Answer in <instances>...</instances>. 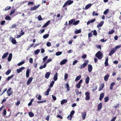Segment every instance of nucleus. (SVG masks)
Segmentation results:
<instances>
[{
    "mask_svg": "<svg viewBox=\"0 0 121 121\" xmlns=\"http://www.w3.org/2000/svg\"><path fill=\"white\" fill-rule=\"evenodd\" d=\"M72 117L70 115H69L67 117L68 119L69 120H71Z\"/></svg>",
    "mask_w": 121,
    "mask_h": 121,
    "instance_id": "e2e57ef3",
    "label": "nucleus"
},
{
    "mask_svg": "<svg viewBox=\"0 0 121 121\" xmlns=\"http://www.w3.org/2000/svg\"><path fill=\"white\" fill-rule=\"evenodd\" d=\"M92 4H89L87 5L85 7V9H88L89 8L91 7L92 6Z\"/></svg>",
    "mask_w": 121,
    "mask_h": 121,
    "instance_id": "412c9836",
    "label": "nucleus"
},
{
    "mask_svg": "<svg viewBox=\"0 0 121 121\" xmlns=\"http://www.w3.org/2000/svg\"><path fill=\"white\" fill-rule=\"evenodd\" d=\"M89 61L88 60H87L85 61V62L84 64H82L79 67V68L80 69H82V68L84 67L88 63Z\"/></svg>",
    "mask_w": 121,
    "mask_h": 121,
    "instance_id": "7ed1b4c3",
    "label": "nucleus"
},
{
    "mask_svg": "<svg viewBox=\"0 0 121 121\" xmlns=\"http://www.w3.org/2000/svg\"><path fill=\"white\" fill-rule=\"evenodd\" d=\"M91 31L93 32V35L95 36L97 35V33L96 30H92Z\"/></svg>",
    "mask_w": 121,
    "mask_h": 121,
    "instance_id": "58836bf2",
    "label": "nucleus"
},
{
    "mask_svg": "<svg viewBox=\"0 0 121 121\" xmlns=\"http://www.w3.org/2000/svg\"><path fill=\"white\" fill-rule=\"evenodd\" d=\"M90 93L88 92H86L85 93V94L86 96L85 99L86 100H89L90 99Z\"/></svg>",
    "mask_w": 121,
    "mask_h": 121,
    "instance_id": "423d86ee",
    "label": "nucleus"
},
{
    "mask_svg": "<svg viewBox=\"0 0 121 121\" xmlns=\"http://www.w3.org/2000/svg\"><path fill=\"white\" fill-rule=\"evenodd\" d=\"M90 78L89 77H87L85 79V82L86 84H88L89 82Z\"/></svg>",
    "mask_w": 121,
    "mask_h": 121,
    "instance_id": "a878e982",
    "label": "nucleus"
},
{
    "mask_svg": "<svg viewBox=\"0 0 121 121\" xmlns=\"http://www.w3.org/2000/svg\"><path fill=\"white\" fill-rule=\"evenodd\" d=\"M40 6V4H39L37 6H35L33 7H31L30 9L31 11L34 10H36Z\"/></svg>",
    "mask_w": 121,
    "mask_h": 121,
    "instance_id": "0eeeda50",
    "label": "nucleus"
},
{
    "mask_svg": "<svg viewBox=\"0 0 121 121\" xmlns=\"http://www.w3.org/2000/svg\"><path fill=\"white\" fill-rule=\"evenodd\" d=\"M49 36V34H45L43 36V38L46 39Z\"/></svg>",
    "mask_w": 121,
    "mask_h": 121,
    "instance_id": "de8ad7c7",
    "label": "nucleus"
},
{
    "mask_svg": "<svg viewBox=\"0 0 121 121\" xmlns=\"http://www.w3.org/2000/svg\"><path fill=\"white\" fill-rule=\"evenodd\" d=\"M25 69V67H22L20 68L19 69H17V72L18 73L22 71V70H24Z\"/></svg>",
    "mask_w": 121,
    "mask_h": 121,
    "instance_id": "1a4fd4ad",
    "label": "nucleus"
},
{
    "mask_svg": "<svg viewBox=\"0 0 121 121\" xmlns=\"http://www.w3.org/2000/svg\"><path fill=\"white\" fill-rule=\"evenodd\" d=\"M51 43L50 42H48L46 44V45L48 47H50L51 46Z\"/></svg>",
    "mask_w": 121,
    "mask_h": 121,
    "instance_id": "338daca9",
    "label": "nucleus"
},
{
    "mask_svg": "<svg viewBox=\"0 0 121 121\" xmlns=\"http://www.w3.org/2000/svg\"><path fill=\"white\" fill-rule=\"evenodd\" d=\"M13 76L14 75H12L11 76H9L6 78L7 80L8 81H9L11 78H13Z\"/></svg>",
    "mask_w": 121,
    "mask_h": 121,
    "instance_id": "37998d69",
    "label": "nucleus"
},
{
    "mask_svg": "<svg viewBox=\"0 0 121 121\" xmlns=\"http://www.w3.org/2000/svg\"><path fill=\"white\" fill-rule=\"evenodd\" d=\"M109 75L108 74L106 75L104 77V80L106 81H107L109 77Z\"/></svg>",
    "mask_w": 121,
    "mask_h": 121,
    "instance_id": "7c9ffc66",
    "label": "nucleus"
},
{
    "mask_svg": "<svg viewBox=\"0 0 121 121\" xmlns=\"http://www.w3.org/2000/svg\"><path fill=\"white\" fill-rule=\"evenodd\" d=\"M104 23V21H101L99 24L97 25V28H99V27H101L103 25V24Z\"/></svg>",
    "mask_w": 121,
    "mask_h": 121,
    "instance_id": "a211bd4d",
    "label": "nucleus"
},
{
    "mask_svg": "<svg viewBox=\"0 0 121 121\" xmlns=\"http://www.w3.org/2000/svg\"><path fill=\"white\" fill-rule=\"evenodd\" d=\"M11 72V70L10 69H9L6 72L5 74L6 75H9Z\"/></svg>",
    "mask_w": 121,
    "mask_h": 121,
    "instance_id": "09e8293b",
    "label": "nucleus"
},
{
    "mask_svg": "<svg viewBox=\"0 0 121 121\" xmlns=\"http://www.w3.org/2000/svg\"><path fill=\"white\" fill-rule=\"evenodd\" d=\"M114 30H112L111 31L109 32L108 34H112L114 32Z\"/></svg>",
    "mask_w": 121,
    "mask_h": 121,
    "instance_id": "5fc2aeb1",
    "label": "nucleus"
},
{
    "mask_svg": "<svg viewBox=\"0 0 121 121\" xmlns=\"http://www.w3.org/2000/svg\"><path fill=\"white\" fill-rule=\"evenodd\" d=\"M104 84H103L102 85L100 86V87L99 88V91H100L101 90L104 88Z\"/></svg>",
    "mask_w": 121,
    "mask_h": 121,
    "instance_id": "ea45409f",
    "label": "nucleus"
},
{
    "mask_svg": "<svg viewBox=\"0 0 121 121\" xmlns=\"http://www.w3.org/2000/svg\"><path fill=\"white\" fill-rule=\"evenodd\" d=\"M11 88H10L8 89L7 92L8 96H9L13 93V92L11 91Z\"/></svg>",
    "mask_w": 121,
    "mask_h": 121,
    "instance_id": "39448f33",
    "label": "nucleus"
},
{
    "mask_svg": "<svg viewBox=\"0 0 121 121\" xmlns=\"http://www.w3.org/2000/svg\"><path fill=\"white\" fill-rule=\"evenodd\" d=\"M75 113V112L74 111L72 110L70 112V115L72 116L73 115V114Z\"/></svg>",
    "mask_w": 121,
    "mask_h": 121,
    "instance_id": "13d9d810",
    "label": "nucleus"
},
{
    "mask_svg": "<svg viewBox=\"0 0 121 121\" xmlns=\"http://www.w3.org/2000/svg\"><path fill=\"white\" fill-rule=\"evenodd\" d=\"M62 52H58L56 53V55L57 56H59L62 54Z\"/></svg>",
    "mask_w": 121,
    "mask_h": 121,
    "instance_id": "4c0bfd02",
    "label": "nucleus"
},
{
    "mask_svg": "<svg viewBox=\"0 0 121 121\" xmlns=\"http://www.w3.org/2000/svg\"><path fill=\"white\" fill-rule=\"evenodd\" d=\"M51 73L50 72H46L45 75V77L46 78L48 79Z\"/></svg>",
    "mask_w": 121,
    "mask_h": 121,
    "instance_id": "2eb2a0df",
    "label": "nucleus"
},
{
    "mask_svg": "<svg viewBox=\"0 0 121 121\" xmlns=\"http://www.w3.org/2000/svg\"><path fill=\"white\" fill-rule=\"evenodd\" d=\"M67 61V59H64L61 61L60 62V65H62L65 64Z\"/></svg>",
    "mask_w": 121,
    "mask_h": 121,
    "instance_id": "4468645a",
    "label": "nucleus"
},
{
    "mask_svg": "<svg viewBox=\"0 0 121 121\" xmlns=\"http://www.w3.org/2000/svg\"><path fill=\"white\" fill-rule=\"evenodd\" d=\"M104 101L105 102H107L109 100L108 97H106L104 98Z\"/></svg>",
    "mask_w": 121,
    "mask_h": 121,
    "instance_id": "3c124183",
    "label": "nucleus"
},
{
    "mask_svg": "<svg viewBox=\"0 0 121 121\" xmlns=\"http://www.w3.org/2000/svg\"><path fill=\"white\" fill-rule=\"evenodd\" d=\"M36 97L39 100H40L41 99L42 96L39 95L38 94H37Z\"/></svg>",
    "mask_w": 121,
    "mask_h": 121,
    "instance_id": "2f4dec72",
    "label": "nucleus"
},
{
    "mask_svg": "<svg viewBox=\"0 0 121 121\" xmlns=\"http://www.w3.org/2000/svg\"><path fill=\"white\" fill-rule=\"evenodd\" d=\"M33 99H32L30 101V102L28 104V105L29 106H30L31 105V104L32 103V102H33Z\"/></svg>",
    "mask_w": 121,
    "mask_h": 121,
    "instance_id": "680f3d73",
    "label": "nucleus"
},
{
    "mask_svg": "<svg viewBox=\"0 0 121 121\" xmlns=\"http://www.w3.org/2000/svg\"><path fill=\"white\" fill-rule=\"evenodd\" d=\"M11 8V7L10 6H7L6 7L5 9H4V10L5 11L8 10Z\"/></svg>",
    "mask_w": 121,
    "mask_h": 121,
    "instance_id": "4d7b16f0",
    "label": "nucleus"
},
{
    "mask_svg": "<svg viewBox=\"0 0 121 121\" xmlns=\"http://www.w3.org/2000/svg\"><path fill=\"white\" fill-rule=\"evenodd\" d=\"M25 63V62L24 61H22L19 63L17 65L18 66H20L22 64H24Z\"/></svg>",
    "mask_w": 121,
    "mask_h": 121,
    "instance_id": "a18cd8bd",
    "label": "nucleus"
},
{
    "mask_svg": "<svg viewBox=\"0 0 121 121\" xmlns=\"http://www.w3.org/2000/svg\"><path fill=\"white\" fill-rule=\"evenodd\" d=\"M12 54L11 53L10 54L8 59V61H11L12 58Z\"/></svg>",
    "mask_w": 121,
    "mask_h": 121,
    "instance_id": "aec40b11",
    "label": "nucleus"
},
{
    "mask_svg": "<svg viewBox=\"0 0 121 121\" xmlns=\"http://www.w3.org/2000/svg\"><path fill=\"white\" fill-rule=\"evenodd\" d=\"M95 21V19H93L91 20L90 21H89L87 22V25H88L90 23H92V22H94Z\"/></svg>",
    "mask_w": 121,
    "mask_h": 121,
    "instance_id": "4be33fe9",
    "label": "nucleus"
},
{
    "mask_svg": "<svg viewBox=\"0 0 121 121\" xmlns=\"http://www.w3.org/2000/svg\"><path fill=\"white\" fill-rule=\"evenodd\" d=\"M48 56H46L43 58V62H45L46 60L48 58Z\"/></svg>",
    "mask_w": 121,
    "mask_h": 121,
    "instance_id": "864d4df0",
    "label": "nucleus"
},
{
    "mask_svg": "<svg viewBox=\"0 0 121 121\" xmlns=\"http://www.w3.org/2000/svg\"><path fill=\"white\" fill-rule=\"evenodd\" d=\"M78 62V60H74L73 62V65H75L76 64H77Z\"/></svg>",
    "mask_w": 121,
    "mask_h": 121,
    "instance_id": "bf43d9fd",
    "label": "nucleus"
},
{
    "mask_svg": "<svg viewBox=\"0 0 121 121\" xmlns=\"http://www.w3.org/2000/svg\"><path fill=\"white\" fill-rule=\"evenodd\" d=\"M28 114L29 116L31 117H32L34 116V114L33 113L31 112H28Z\"/></svg>",
    "mask_w": 121,
    "mask_h": 121,
    "instance_id": "473e14b6",
    "label": "nucleus"
},
{
    "mask_svg": "<svg viewBox=\"0 0 121 121\" xmlns=\"http://www.w3.org/2000/svg\"><path fill=\"white\" fill-rule=\"evenodd\" d=\"M55 83V82L53 80L51 82L50 84V86H49L50 87H53V84H54Z\"/></svg>",
    "mask_w": 121,
    "mask_h": 121,
    "instance_id": "a19ab883",
    "label": "nucleus"
},
{
    "mask_svg": "<svg viewBox=\"0 0 121 121\" xmlns=\"http://www.w3.org/2000/svg\"><path fill=\"white\" fill-rule=\"evenodd\" d=\"M5 19L6 20H11V17L7 15L5 17Z\"/></svg>",
    "mask_w": 121,
    "mask_h": 121,
    "instance_id": "72a5a7b5",
    "label": "nucleus"
},
{
    "mask_svg": "<svg viewBox=\"0 0 121 121\" xmlns=\"http://www.w3.org/2000/svg\"><path fill=\"white\" fill-rule=\"evenodd\" d=\"M108 57L105 58V61L104 63L105 66H107L109 65L108 64Z\"/></svg>",
    "mask_w": 121,
    "mask_h": 121,
    "instance_id": "f3484780",
    "label": "nucleus"
},
{
    "mask_svg": "<svg viewBox=\"0 0 121 121\" xmlns=\"http://www.w3.org/2000/svg\"><path fill=\"white\" fill-rule=\"evenodd\" d=\"M88 69L89 72L90 73L92 71V67L91 65L89 64L88 65Z\"/></svg>",
    "mask_w": 121,
    "mask_h": 121,
    "instance_id": "9d476101",
    "label": "nucleus"
},
{
    "mask_svg": "<svg viewBox=\"0 0 121 121\" xmlns=\"http://www.w3.org/2000/svg\"><path fill=\"white\" fill-rule=\"evenodd\" d=\"M95 56L99 59H101L103 56V54L99 51L97 52L95 54Z\"/></svg>",
    "mask_w": 121,
    "mask_h": 121,
    "instance_id": "f257e3e1",
    "label": "nucleus"
},
{
    "mask_svg": "<svg viewBox=\"0 0 121 121\" xmlns=\"http://www.w3.org/2000/svg\"><path fill=\"white\" fill-rule=\"evenodd\" d=\"M102 104L100 103L97 106V109L98 111H100L102 108Z\"/></svg>",
    "mask_w": 121,
    "mask_h": 121,
    "instance_id": "f8f14e48",
    "label": "nucleus"
},
{
    "mask_svg": "<svg viewBox=\"0 0 121 121\" xmlns=\"http://www.w3.org/2000/svg\"><path fill=\"white\" fill-rule=\"evenodd\" d=\"M52 61V60L51 59H49L47 60L46 62V64H47L49 63V62L51 61Z\"/></svg>",
    "mask_w": 121,
    "mask_h": 121,
    "instance_id": "69168bd1",
    "label": "nucleus"
},
{
    "mask_svg": "<svg viewBox=\"0 0 121 121\" xmlns=\"http://www.w3.org/2000/svg\"><path fill=\"white\" fill-rule=\"evenodd\" d=\"M40 50L38 49L35 50L34 52V53L36 55H37L40 52Z\"/></svg>",
    "mask_w": 121,
    "mask_h": 121,
    "instance_id": "c03bdc74",
    "label": "nucleus"
},
{
    "mask_svg": "<svg viewBox=\"0 0 121 121\" xmlns=\"http://www.w3.org/2000/svg\"><path fill=\"white\" fill-rule=\"evenodd\" d=\"M10 40H11L12 43L14 44H16L17 42L15 39L13 37H11L10 38Z\"/></svg>",
    "mask_w": 121,
    "mask_h": 121,
    "instance_id": "20e7f679",
    "label": "nucleus"
},
{
    "mask_svg": "<svg viewBox=\"0 0 121 121\" xmlns=\"http://www.w3.org/2000/svg\"><path fill=\"white\" fill-rule=\"evenodd\" d=\"M37 18L38 19V20L39 21H41L43 20V18L41 17V16L40 15H39Z\"/></svg>",
    "mask_w": 121,
    "mask_h": 121,
    "instance_id": "79ce46f5",
    "label": "nucleus"
},
{
    "mask_svg": "<svg viewBox=\"0 0 121 121\" xmlns=\"http://www.w3.org/2000/svg\"><path fill=\"white\" fill-rule=\"evenodd\" d=\"M47 66L46 63H45L43 65H42L40 66L39 67V69H42L43 68H45Z\"/></svg>",
    "mask_w": 121,
    "mask_h": 121,
    "instance_id": "393cba45",
    "label": "nucleus"
},
{
    "mask_svg": "<svg viewBox=\"0 0 121 121\" xmlns=\"http://www.w3.org/2000/svg\"><path fill=\"white\" fill-rule=\"evenodd\" d=\"M9 54V53L8 52H6L5 53H4L3 56H2V59H3L5 58L7 56H8Z\"/></svg>",
    "mask_w": 121,
    "mask_h": 121,
    "instance_id": "c756f323",
    "label": "nucleus"
},
{
    "mask_svg": "<svg viewBox=\"0 0 121 121\" xmlns=\"http://www.w3.org/2000/svg\"><path fill=\"white\" fill-rule=\"evenodd\" d=\"M92 35L91 33L90 32L88 34V36L89 38L92 37Z\"/></svg>",
    "mask_w": 121,
    "mask_h": 121,
    "instance_id": "774afa93",
    "label": "nucleus"
},
{
    "mask_svg": "<svg viewBox=\"0 0 121 121\" xmlns=\"http://www.w3.org/2000/svg\"><path fill=\"white\" fill-rule=\"evenodd\" d=\"M33 79V78L32 77H30L29 78L27 82V85H29L32 81Z\"/></svg>",
    "mask_w": 121,
    "mask_h": 121,
    "instance_id": "9b49d317",
    "label": "nucleus"
},
{
    "mask_svg": "<svg viewBox=\"0 0 121 121\" xmlns=\"http://www.w3.org/2000/svg\"><path fill=\"white\" fill-rule=\"evenodd\" d=\"M104 93H101L100 95V97L99 98V99L100 100H101L104 97Z\"/></svg>",
    "mask_w": 121,
    "mask_h": 121,
    "instance_id": "6ab92c4d",
    "label": "nucleus"
},
{
    "mask_svg": "<svg viewBox=\"0 0 121 121\" xmlns=\"http://www.w3.org/2000/svg\"><path fill=\"white\" fill-rule=\"evenodd\" d=\"M109 11V9H108L105 10L104 12L103 13L104 15H106Z\"/></svg>",
    "mask_w": 121,
    "mask_h": 121,
    "instance_id": "e433bc0d",
    "label": "nucleus"
},
{
    "mask_svg": "<svg viewBox=\"0 0 121 121\" xmlns=\"http://www.w3.org/2000/svg\"><path fill=\"white\" fill-rule=\"evenodd\" d=\"M79 22V20L76 21L74 22L73 24V25H77Z\"/></svg>",
    "mask_w": 121,
    "mask_h": 121,
    "instance_id": "8fccbe9b",
    "label": "nucleus"
},
{
    "mask_svg": "<svg viewBox=\"0 0 121 121\" xmlns=\"http://www.w3.org/2000/svg\"><path fill=\"white\" fill-rule=\"evenodd\" d=\"M81 75H79L77 76L75 80V81H77L79 80L81 78Z\"/></svg>",
    "mask_w": 121,
    "mask_h": 121,
    "instance_id": "c9c22d12",
    "label": "nucleus"
},
{
    "mask_svg": "<svg viewBox=\"0 0 121 121\" xmlns=\"http://www.w3.org/2000/svg\"><path fill=\"white\" fill-rule=\"evenodd\" d=\"M121 47V45H118L117 46L114 48L115 49H116V50L118 48H119Z\"/></svg>",
    "mask_w": 121,
    "mask_h": 121,
    "instance_id": "6e6d98bb",
    "label": "nucleus"
},
{
    "mask_svg": "<svg viewBox=\"0 0 121 121\" xmlns=\"http://www.w3.org/2000/svg\"><path fill=\"white\" fill-rule=\"evenodd\" d=\"M16 24H13L12 26H11L10 27V28H11V29H12L13 28H15L16 27Z\"/></svg>",
    "mask_w": 121,
    "mask_h": 121,
    "instance_id": "052dcab7",
    "label": "nucleus"
},
{
    "mask_svg": "<svg viewBox=\"0 0 121 121\" xmlns=\"http://www.w3.org/2000/svg\"><path fill=\"white\" fill-rule=\"evenodd\" d=\"M81 84L78 83L76 85V86L78 88H79L81 87Z\"/></svg>",
    "mask_w": 121,
    "mask_h": 121,
    "instance_id": "0e129e2a",
    "label": "nucleus"
},
{
    "mask_svg": "<svg viewBox=\"0 0 121 121\" xmlns=\"http://www.w3.org/2000/svg\"><path fill=\"white\" fill-rule=\"evenodd\" d=\"M67 102V100L66 99H64L62 100L61 102V104L62 105L66 103Z\"/></svg>",
    "mask_w": 121,
    "mask_h": 121,
    "instance_id": "c85d7f7f",
    "label": "nucleus"
},
{
    "mask_svg": "<svg viewBox=\"0 0 121 121\" xmlns=\"http://www.w3.org/2000/svg\"><path fill=\"white\" fill-rule=\"evenodd\" d=\"M86 115V112L83 113L82 115V119L83 120H84L85 118Z\"/></svg>",
    "mask_w": 121,
    "mask_h": 121,
    "instance_id": "cd10ccee",
    "label": "nucleus"
},
{
    "mask_svg": "<svg viewBox=\"0 0 121 121\" xmlns=\"http://www.w3.org/2000/svg\"><path fill=\"white\" fill-rule=\"evenodd\" d=\"M73 2V1L72 0H68L64 4L63 7H65L67 5H69L72 4Z\"/></svg>",
    "mask_w": 121,
    "mask_h": 121,
    "instance_id": "f03ea898",
    "label": "nucleus"
},
{
    "mask_svg": "<svg viewBox=\"0 0 121 121\" xmlns=\"http://www.w3.org/2000/svg\"><path fill=\"white\" fill-rule=\"evenodd\" d=\"M116 51V49H115L114 48L110 52V53L109 54V55L110 56H111L115 53Z\"/></svg>",
    "mask_w": 121,
    "mask_h": 121,
    "instance_id": "dca6fc26",
    "label": "nucleus"
},
{
    "mask_svg": "<svg viewBox=\"0 0 121 121\" xmlns=\"http://www.w3.org/2000/svg\"><path fill=\"white\" fill-rule=\"evenodd\" d=\"M75 21V20L74 19H72L70 20L69 21L68 25L69 26L73 22H74Z\"/></svg>",
    "mask_w": 121,
    "mask_h": 121,
    "instance_id": "bb28decb",
    "label": "nucleus"
},
{
    "mask_svg": "<svg viewBox=\"0 0 121 121\" xmlns=\"http://www.w3.org/2000/svg\"><path fill=\"white\" fill-rule=\"evenodd\" d=\"M30 69H27L26 72V76L27 78H28L29 76L30 71Z\"/></svg>",
    "mask_w": 121,
    "mask_h": 121,
    "instance_id": "6e6552de",
    "label": "nucleus"
},
{
    "mask_svg": "<svg viewBox=\"0 0 121 121\" xmlns=\"http://www.w3.org/2000/svg\"><path fill=\"white\" fill-rule=\"evenodd\" d=\"M58 73H56L54 76L53 77V79L55 81H56L58 79Z\"/></svg>",
    "mask_w": 121,
    "mask_h": 121,
    "instance_id": "ddd939ff",
    "label": "nucleus"
},
{
    "mask_svg": "<svg viewBox=\"0 0 121 121\" xmlns=\"http://www.w3.org/2000/svg\"><path fill=\"white\" fill-rule=\"evenodd\" d=\"M16 10V9H15L12 10L10 14V15H11L12 14H13L15 13Z\"/></svg>",
    "mask_w": 121,
    "mask_h": 121,
    "instance_id": "49530a36",
    "label": "nucleus"
},
{
    "mask_svg": "<svg viewBox=\"0 0 121 121\" xmlns=\"http://www.w3.org/2000/svg\"><path fill=\"white\" fill-rule=\"evenodd\" d=\"M92 16H97L98 15V14L97 13H95V11H93L92 13Z\"/></svg>",
    "mask_w": 121,
    "mask_h": 121,
    "instance_id": "603ef678",
    "label": "nucleus"
},
{
    "mask_svg": "<svg viewBox=\"0 0 121 121\" xmlns=\"http://www.w3.org/2000/svg\"><path fill=\"white\" fill-rule=\"evenodd\" d=\"M68 74L66 73H65L64 74V80H66L68 77Z\"/></svg>",
    "mask_w": 121,
    "mask_h": 121,
    "instance_id": "f704fd0d",
    "label": "nucleus"
},
{
    "mask_svg": "<svg viewBox=\"0 0 121 121\" xmlns=\"http://www.w3.org/2000/svg\"><path fill=\"white\" fill-rule=\"evenodd\" d=\"M50 21L49 20L47 22L45 23L43 26V27L44 28L48 26L50 23Z\"/></svg>",
    "mask_w": 121,
    "mask_h": 121,
    "instance_id": "5701e85b",
    "label": "nucleus"
},
{
    "mask_svg": "<svg viewBox=\"0 0 121 121\" xmlns=\"http://www.w3.org/2000/svg\"><path fill=\"white\" fill-rule=\"evenodd\" d=\"M81 29H79V30H76L74 31V33L76 34H77L80 33L81 32Z\"/></svg>",
    "mask_w": 121,
    "mask_h": 121,
    "instance_id": "b1692460",
    "label": "nucleus"
}]
</instances>
